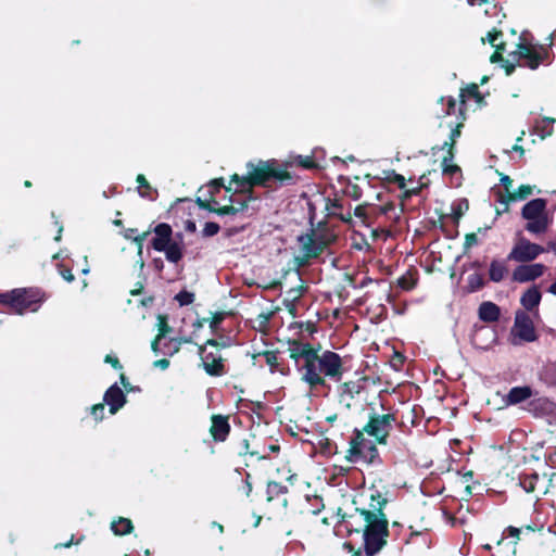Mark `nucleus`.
I'll return each instance as SVG.
<instances>
[{
  "label": "nucleus",
  "instance_id": "obj_1",
  "mask_svg": "<svg viewBox=\"0 0 556 556\" xmlns=\"http://www.w3.org/2000/svg\"><path fill=\"white\" fill-rule=\"evenodd\" d=\"M245 166V175L233 174L230 177V182L238 186L235 192L251 193L255 187L276 190L295 184L294 176L288 170L289 163H280L276 159H270L250 161Z\"/></svg>",
  "mask_w": 556,
  "mask_h": 556
},
{
  "label": "nucleus",
  "instance_id": "obj_2",
  "mask_svg": "<svg viewBox=\"0 0 556 556\" xmlns=\"http://www.w3.org/2000/svg\"><path fill=\"white\" fill-rule=\"evenodd\" d=\"M388 498L376 490L370 494L369 507L366 508L364 522V549L367 556H375L386 545L389 538V520L384 513Z\"/></svg>",
  "mask_w": 556,
  "mask_h": 556
},
{
  "label": "nucleus",
  "instance_id": "obj_3",
  "mask_svg": "<svg viewBox=\"0 0 556 556\" xmlns=\"http://www.w3.org/2000/svg\"><path fill=\"white\" fill-rule=\"evenodd\" d=\"M320 345L316 348L313 356L306 365H300L301 380L305 382L311 390L318 387H328L326 378L333 381H340L345 371L341 356L330 350L321 351Z\"/></svg>",
  "mask_w": 556,
  "mask_h": 556
},
{
  "label": "nucleus",
  "instance_id": "obj_4",
  "mask_svg": "<svg viewBox=\"0 0 556 556\" xmlns=\"http://www.w3.org/2000/svg\"><path fill=\"white\" fill-rule=\"evenodd\" d=\"M48 299L47 293L37 287L16 288L0 293V304L7 306L10 313L23 315L26 312H37Z\"/></svg>",
  "mask_w": 556,
  "mask_h": 556
},
{
  "label": "nucleus",
  "instance_id": "obj_5",
  "mask_svg": "<svg viewBox=\"0 0 556 556\" xmlns=\"http://www.w3.org/2000/svg\"><path fill=\"white\" fill-rule=\"evenodd\" d=\"M366 432L364 427L362 429L355 428L349 442L345 459L349 463L355 464L363 462L370 466H380L382 458L380 457L377 443L371 442L365 438Z\"/></svg>",
  "mask_w": 556,
  "mask_h": 556
},
{
  "label": "nucleus",
  "instance_id": "obj_6",
  "mask_svg": "<svg viewBox=\"0 0 556 556\" xmlns=\"http://www.w3.org/2000/svg\"><path fill=\"white\" fill-rule=\"evenodd\" d=\"M151 231L154 238L151 240V247L157 252H164L168 262L177 264L184 257L182 233H176L173 239L172 226L167 223L157 224Z\"/></svg>",
  "mask_w": 556,
  "mask_h": 556
},
{
  "label": "nucleus",
  "instance_id": "obj_7",
  "mask_svg": "<svg viewBox=\"0 0 556 556\" xmlns=\"http://www.w3.org/2000/svg\"><path fill=\"white\" fill-rule=\"evenodd\" d=\"M509 55L513 56L514 60H517L520 66H525L533 71L539 68L541 65H549L554 58L548 46L527 42L525 33L520 36L517 49L510 52Z\"/></svg>",
  "mask_w": 556,
  "mask_h": 556
},
{
  "label": "nucleus",
  "instance_id": "obj_8",
  "mask_svg": "<svg viewBox=\"0 0 556 556\" xmlns=\"http://www.w3.org/2000/svg\"><path fill=\"white\" fill-rule=\"evenodd\" d=\"M403 426L404 421L399 418L397 410H389L388 413L380 414L372 409L364 426V431L366 434L374 438L377 444L386 445L388 444V439L393 428Z\"/></svg>",
  "mask_w": 556,
  "mask_h": 556
},
{
  "label": "nucleus",
  "instance_id": "obj_9",
  "mask_svg": "<svg viewBox=\"0 0 556 556\" xmlns=\"http://www.w3.org/2000/svg\"><path fill=\"white\" fill-rule=\"evenodd\" d=\"M227 346L225 342L216 339H207L203 344L198 345V354L202 361V367L208 376L220 377L227 372L226 359L220 354V350Z\"/></svg>",
  "mask_w": 556,
  "mask_h": 556
},
{
  "label": "nucleus",
  "instance_id": "obj_10",
  "mask_svg": "<svg viewBox=\"0 0 556 556\" xmlns=\"http://www.w3.org/2000/svg\"><path fill=\"white\" fill-rule=\"evenodd\" d=\"M547 201L542 198H536L526 203L521 210L522 218L528 223L525 229L531 233L541 235L548 228V216L546 213Z\"/></svg>",
  "mask_w": 556,
  "mask_h": 556
},
{
  "label": "nucleus",
  "instance_id": "obj_11",
  "mask_svg": "<svg viewBox=\"0 0 556 556\" xmlns=\"http://www.w3.org/2000/svg\"><path fill=\"white\" fill-rule=\"evenodd\" d=\"M545 253V248L531 242L525 237L519 238L507 255L506 261H515L518 263H530L539 255Z\"/></svg>",
  "mask_w": 556,
  "mask_h": 556
},
{
  "label": "nucleus",
  "instance_id": "obj_12",
  "mask_svg": "<svg viewBox=\"0 0 556 556\" xmlns=\"http://www.w3.org/2000/svg\"><path fill=\"white\" fill-rule=\"evenodd\" d=\"M426 186V184H420L415 188L406 189L405 187L404 189H401L402 192L399 195L401 205L400 213L395 212V205L393 202H389L382 206H372L371 210L372 212L378 211L380 214L386 215L388 218L396 222L400 218V214L404 212L405 201L409 200L414 195H418Z\"/></svg>",
  "mask_w": 556,
  "mask_h": 556
},
{
  "label": "nucleus",
  "instance_id": "obj_13",
  "mask_svg": "<svg viewBox=\"0 0 556 556\" xmlns=\"http://www.w3.org/2000/svg\"><path fill=\"white\" fill-rule=\"evenodd\" d=\"M547 267L542 263H520L516 266L511 274V280L518 283L534 281L542 277Z\"/></svg>",
  "mask_w": 556,
  "mask_h": 556
},
{
  "label": "nucleus",
  "instance_id": "obj_14",
  "mask_svg": "<svg viewBox=\"0 0 556 556\" xmlns=\"http://www.w3.org/2000/svg\"><path fill=\"white\" fill-rule=\"evenodd\" d=\"M366 508L356 507L352 513H342V509H338L339 522L344 526L349 534L356 533L362 534L364 532V522Z\"/></svg>",
  "mask_w": 556,
  "mask_h": 556
},
{
  "label": "nucleus",
  "instance_id": "obj_15",
  "mask_svg": "<svg viewBox=\"0 0 556 556\" xmlns=\"http://www.w3.org/2000/svg\"><path fill=\"white\" fill-rule=\"evenodd\" d=\"M511 333L525 342H533L538 339L532 319L526 313H517Z\"/></svg>",
  "mask_w": 556,
  "mask_h": 556
},
{
  "label": "nucleus",
  "instance_id": "obj_16",
  "mask_svg": "<svg viewBox=\"0 0 556 556\" xmlns=\"http://www.w3.org/2000/svg\"><path fill=\"white\" fill-rule=\"evenodd\" d=\"M235 452L239 457L243 458V464L245 467L250 466V460L256 459H267L268 454L265 453V448L262 451L255 446H253L248 437L240 439L235 444Z\"/></svg>",
  "mask_w": 556,
  "mask_h": 556
},
{
  "label": "nucleus",
  "instance_id": "obj_17",
  "mask_svg": "<svg viewBox=\"0 0 556 556\" xmlns=\"http://www.w3.org/2000/svg\"><path fill=\"white\" fill-rule=\"evenodd\" d=\"M533 192V187L530 185H521L517 190L504 194L503 191L496 192V201L504 205V208H497L496 215H502L509 211V203L515 201L526 200Z\"/></svg>",
  "mask_w": 556,
  "mask_h": 556
},
{
  "label": "nucleus",
  "instance_id": "obj_18",
  "mask_svg": "<svg viewBox=\"0 0 556 556\" xmlns=\"http://www.w3.org/2000/svg\"><path fill=\"white\" fill-rule=\"evenodd\" d=\"M229 416L214 414L211 416L210 434L215 442H225L230 433Z\"/></svg>",
  "mask_w": 556,
  "mask_h": 556
},
{
  "label": "nucleus",
  "instance_id": "obj_19",
  "mask_svg": "<svg viewBox=\"0 0 556 556\" xmlns=\"http://www.w3.org/2000/svg\"><path fill=\"white\" fill-rule=\"evenodd\" d=\"M315 350L316 348L309 342H302L299 340L291 341L288 348L290 358L298 365L300 364V361H302L301 365H306Z\"/></svg>",
  "mask_w": 556,
  "mask_h": 556
},
{
  "label": "nucleus",
  "instance_id": "obj_20",
  "mask_svg": "<svg viewBox=\"0 0 556 556\" xmlns=\"http://www.w3.org/2000/svg\"><path fill=\"white\" fill-rule=\"evenodd\" d=\"M299 241L302 243L303 257L299 260V265H305L311 258L319 257L325 249L314 239V235L306 233L301 236Z\"/></svg>",
  "mask_w": 556,
  "mask_h": 556
},
{
  "label": "nucleus",
  "instance_id": "obj_21",
  "mask_svg": "<svg viewBox=\"0 0 556 556\" xmlns=\"http://www.w3.org/2000/svg\"><path fill=\"white\" fill-rule=\"evenodd\" d=\"M195 203L197 205L200 207V208H203V210H206L211 213H215L219 216H224V215H236L238 214L239 212H242L244 211L245 208H248V201H241L239 202L237 205H224V206H214V205H211L210 204V201H206V200H202L201 197H198L195 199Z\"/></svg>",
  "mask_w": 556,
  "mask_h": 556
},
{
  "label": "nucleus",
  "instance_id": "obj_22",
  "mask_svg": "<svg viewBox=\"0 0 556 556\" xmlns=\"http://www.w3.org/2000/svg\"><path fill=\"white\" fill-rule=\"evenodd\" d=\"M127 402L126 395L123 390L116 384H112L103 395L104 405H109L111 415H115Z\"/></svg>",
  "mask_w": 556,
  "mask_h": 556
},
{
  "label": "nucleus",
  "instance_id": "obj_23",
  "mask_svg": "<svg viewBox=\"0 0 556 556\" xmlns=\"http://www.w3.org/2000/svg\"><path fill=\"white\" fill-rule=\"evenodd\" d=\"M534 394L530 386L513 387L506 395L503 396V402L506 406H515L530 400Z\"/></svg>",
  "mask_w": 556,
  "mask_h": 556
},
{
  "label": "nucleus",
  "instance_id": "obj_24",
  "mask_svg": "<svg viewBox=\"0 0 556 556\" xmlns=\"http://www.w3.org/2000/svg\"><path fill=\"white\" fill-rule=\"evenodd\" d=\"M264 363L268 366L271 374L279 372L282 376H287L290 371L289 367L279 357L278 350H263L262 351Z\"/></svg>",
  "mask_w": 556,
  "mask_h": 556
},
{
  "label": "nucleus",
  "instance_id": "obj_25",
  "mask_svg": "<svg viewBox=\"0 0 556 556\" xmlns=\"http://www.w3.org/2000/svg\"><path fill=\"white\" fill-rule=\"evenodd\" d=\"M344 205L342 200L340 199H328L326 203V210L328 211V216L336 217L340 219L343 223L351 224L352 223V213H351V206L349 205V210L346 213L343 212Z\"/></svg>",
  "mask_w": 556,
  "mask_h": 556
},
{
  "label": "nucleus",
  "instance_id": "obj_26",
  "mask_svg": "<svg viewBox=\"0 0 556 556\" xmlns=\"http://www.w3.org/2000/svg\"><path fill=\"white\" fill-rule=\"evenodd\" d=\"M529 412L536 416L552 414L556 407L555 403L546 396L533 399L529 402Z\"/></svg>",
  "mask_w": 556,
  "mask_h": 556
},
{
  "label": "nucleus",
  "instance_id": "obj_27",
  "mask_svg": "<svg viewBox=\"0 0 556 556\" xmlns=\"http://www.w3.org/2000/svg\"><path fill=\"white\" fill-rule=\"evenodd\" d=\"M479 319L484 323H495L500 319L501 308L493 302H482L478 308Z\"/></svg>",
  "mask_w": 556,
  "mask_h": 556
},
{
  "label": "nucleus",
  "instance_id": "obj_28",
  "mask_svg": "<svg viewBox=\"0 0 556 556\" xmlns=\"http://www.w3.org/2000/svg\"><path fill=\"white\" fill-rule=\"evenodd\" d=\"M541 300V291L536 285H533L522 293L520 303L527 311H533L540 305Z\"/></svg>",
  "mask_w": 556,
  "mask_h": 556
},
{
  "label": "nucleus",
  "instance_id": "obj_29",
  "mask_svg": "<svg viewBox=\"0 0 556 556\" xmlns=\"http://www.w3.org/2000/svg\"><path fill=\"white\" fill-rule=\"evenodd\" d=\"M508 274L505 260H493L489 267V278L493 282H501Z\"/></svg>",
  "mask_w": 556,
  "mask_h": 556
},
{
  "label": "nucleus",
  "instance_id": "obj_30",
  "mask_svg": "<svg viewBox=\"0 0 556 556\" xmlns=\"http://www.w3.org/2000/svg\"><path fill=\"white\" fill-rule=\"evenodd\" d=\"M136 181L138 184V193L141 198L150 201H155L159 197V191L152 188L143 174H138Z\"/></svg>",
  "mask_w": 556,
  "mask_h": 556
},
{
  "label": "nucleus",
  "instance_id": "obj_31",
  "mask_svg": "<svg viewBox=\"0 0 556 556\" xmlns=\"http://www.w3.org/2000/svg\"><path fill=\"white\" fill-rule=\"evenodd\" d=\"M418 282V271L416 268H410L406 271V274L402 275L397 278L396 285L400 289L404 291L413 290Z\"/></svg>",
  "mask_w": 556,
  "mask_h": 556
},
{
  "label": "nucleus",
  "instance_id": "obj_32",
  "mask_svg": "<svg viewBox=\"0 0 556 556\" xmlns=\"http://www.w3.org/2000/svg\"><path fill=\"white\" fill-rule=\"evenodd\" d=\"M222 188H224L227 192L231 191L230 186H225V180L223 177L211 180L207 189L208 198H204L203 200L210 201L211 205L216 206L217 201L215 197L219 193Z\"/></svg>",
  "mask_w": 556,
  "mask_h": 556
},
{
  "label": "nucleus",
  "instance_id": "obj_33",
  "mask_svg": "<svg viewBox=\"0 0 556 556\" xmlns=\"http://www.w3.org/2000/svg\"><path fill=\"white\" fill-rule=\"evenodd\" d=\"M309 235H314V239L325 250L337 240V236L327 228H318L317 230L312 229Z\"/></svg>",
  "mask_w": 556,
  "mask_h": 556
},
{
  "label": "nucleus",
  "instance_id": "obj_34",
  "mask_svg": "<svg viewBox=\"0 0 556 556\" xmlns=\"http://www.w3.org/2000/svg\"><path fill=\"white\" fill-rule=\"evenodd\" d=\"M111 530L115 535H127L134 530L132 521L125 517H118L111 522Z\"/></svg>",
  "mask_w": 556,
  "mask_h": 556
},
{
  "label": "nucleus",
  "instance_id": "obj_35",
  "mask_svg": "<svg viewBox=\"0 0 556 556\" xmlns=\"http://www.w3.org/2000/svg\"><path fill=\"white\" fill-rule=\"evenodd\" d=\"M540 480V476L535 471L522 472L519 476V485L527 492L533 493L536 489V484Z\"/></svg>",
  "mask_w": 556,
  "mask_h": 556
},
{
  "label": "nucleus",
  "instance_id": "obj_36",
  "mask_svg": "<svg viewBox=\"0 0 556 556\" xmlns=\"http://www.w3.org/2000/svg\"><path fill=\"white\" fill-rule=\"evenodd\" d=\"M555 123V118L553 117H544L535 122L534 124V132L541 138L545 139L548 136H552L554 131L553 124Z\"/></svg>",
  "mask_w": 556,
  "mask_h": 556
},
{
  "label": "nucleus",
  "instance_id": "obj_37",
  "mask_svg": "<svg viewBox=\"0 0 556 556\" xmlns=\"http://www.w3.org/2000/svg\"><path fill=\"white\" fill-rule=\"evenodd\" d=\"M459 115L462 116V121L458 122L455 127L452 129L451 134H450V140L448 141H445L442 146L441 149H447V151H454L455 152V144H456V140L457 138L460 136L462 134V127L464 126V121H465V112L462 108H459Z\"/></svg>",
  "mask_w": 556,
  "mask_h": 556
},
{
  "label": "nucleus",
  "instance_id": "obj_38",
  "mask_svg": "<svg viewBox=\"0 0 556 556\" xmlns=\"http://www.w3.org/2000/svg\"><path fill=\"white\" fill-rule=\"evenodd\" d=\"M459 98H460V106L459 108H462L464 111H465L464 106L466 105V99L473 98V99H476L477 102H481L483 99L477 84H470L466 88H463L460 90Z\"/></svg>",
  "mask_w": 556,
  "mask_h": 556
},
{
  "label": "nucleus",
  "instance_id": "obj_39",
  "mask_svg": "<svg viewBox=\"0 0 556 556\" xmlns=\"http://www.w3.org/2000/svg\"><path fill=\"white\" fill-rule=\"evenodd\" d=\"M287 492L288 488L280 482L269 481L267 483L266 495L268 502L277 500L280 495H283Z\"/></svg>",
  "mask_w": 556,
  "mask_h": 556
},
{
  "label": "nucleus",
  "instance_id": "obj_40",
  "mask_svg": "<svg viewBox=\"0 0 556 556\" xmlns=\"http://www.w3.org/2000/svg\"><path fill=\"white\" fill-rule=\"evenodd\" d=\"M503 36V31L498 30L496 28H493L486 34V40L494 48V51H498V53L506 52V42L500 41L497 42L498 38Z\"/></svg>",
  "mask_w": 556,
  "mask_h": 556
},
{
  "label": "nucleus",
  "instance_id": "obj_41",
  "mask_svg": "<svg viewBox=\"0 0 556 556\" xmlns=\"http://www.w3.org/2000/svg\"><path fill=\"white\" fill-rule=\"evenodd\" d=\"M454 156H455L454 151H446V154L443 156L442 172L444 175L453 176L456 173L462 172V169L458 165L451 163L453 161Z\"/></svg>",
  "mask_w": 556,
  "mask_h": 556
},
{
  "label": "nucleus",
  "instance_id": "obj_42",
  "mask_svg": "<svg viewBox=\"0 0 556 556\" xmlns=\"http://www.w3.org/2000/svg\"><path fill=\"white\" fill-rule=\"evenodd\" d=\"M383 174V180L386 182L396 184L400 189H404L406 187L405 177L401 174H397L394 169L386 170Z\"/></svg>",
  "mask_w": 556,
  "mask_h": 556
},
{
  "label": "nucleus",
  "instance_id": "obj_43",
  "mask_svg": "<svg viewBox=\"0 0 556 556\" xmlns=\"http://www.w3.org/2000/svg\"><path fill=\"white\" fill-rule=\"evenodd\" d=\"M357 384L354 382V381H348V382H343L341 386H340V401H344V399L348 396L349 399H352L353 397V394L356 392L358 393V390H357Z\"/></svg>",
  "mask_w": 556,
  "mask_h": 556
},
{
  "label": "nucleus",
  "instance_id": "obj_44",
  "mask_svg": "<svg viewBox=\"0 0 556 556\" xmlns=\"http://www.w3.org/2000/svg\"><path fill=\"white\" fill-rule=\"evenodd\" d=\"M467 282H468V288L471 292L481 290L485 286L483 276L481 274H477V273L469 275Z\"/></svg>",
  "mask_w": 556,
  "mask_h": 556
},
{
  "label": "nucleus",
  "instance_id": "obj_45",
  "mask_svg": "<svg viewBox=\"0 0 556 556\" xmlns=\"http://www.w3.org/2000/svg\"><path fill=\"white\" fill-rule=\"evenodd\" d=\"M157 328H159V338H164L172 331V327L168 325V319L166 315L157 316Z\"/></svg>",
  "mask_w": 556,
  "mask_h": 556
},
{
  "label": "nucleus",
  "instance_id": "obj_46",
  "mask_svg": "<svg viewBox=\"0 0 556 556\" xmlns=\"http://www.w3.org/2000/svg\"><path fill=\"white\" fill-rule=\"evenodd\" d=\"M175 300L179 303L180 306H187L193 303L194 293L187 290H181L176 294Z\"/></svg>",
  "mask_w": 556,
  "mask_h": 556
},
{
  "label": "nucleus",
  "instance_id": "obj_47",
  "mask_svg": "<svg viewBox=\"0 0 556 556\" xmlns=\"http://www.w3.org/2000/svg\"><path fill=\"white\" fill-rule=\"evenodd\" d=\"M169 343L173 344V350L170 352V355H174L175 353L179 352V350L184 343H192V338L191 337L172 338L169 340Z\"/></svg>",
  "mask_w": 556,
  "mask_h": 556
},
{
  "label": "nucleus",
  "instance_id": "obj_48",
  "mask_svg": "<svg viewBox=\"0 0 556 556\" xmlns=\"http://www.w3.org/2000/svg\"><path fill=\"white\" fill-rule=\"evenodd\" d=\"M345 193L353 200H359L363 195V190L357 184L349 182L345 188Z\"/></svg>",
  "mask_w": 556,
  "mask_h": 556
},
{
  "label": "nucleus",
  "instance_id": "obj_49",
  "mask_svg": "<svg viewBox=\"0 0 556 556\" xmlns=\"http://www.w3.org/2000/svg\"><path fill=\"white\" fill-rule=\"evenodd\" d=\"M220 230V227L217 223L215 222H207L205 223L204 227H203V230H202V235L203 237H213L215 235H217Z\"/></svg>",
  "mask_w": 556,
  "mask_h": 556
},
{
  "label": "nucleus",
  "instance_id": "obj_50",
  "mask_svg": "<svg viewBox=\"0 0 556 556\" xmlns=\"http://www.w3.org/2000/svg\"><path fill=\"white\" fill-rule=\"evenodd\" d=\"M104 403H98L90 407V415L94 418V420L101 421L104 418Z\"/></svg>",
  "mask_w": 556,
  "mask_h": 556
},
{
  "label": "nucleus",
  "instance_id": "obj_51",
  "mask_svg": "<svg viewBox=\"0 0 556 556\" xmlns=\"http://www.w3.org/2000/svg\"><path fill=\"white\" fill-rule=\"evenodd\" d=\"M296 164L305 169H313L317 167L315 160L312 156H298Z\"/></svg>",
  "mask_w": 556,
  "mask_h": 556
},
{
  "label": "nucleus",
  "instance_id": "obj_52",
  "mask_svg": "<svg viewBox=\"0 0 556 556\" xmlns=\"http://www.w3.org/2000/svg\"><path fill=\"white\" fill-rule=\"evenodd\" d=\"M225 317H226V313L225 312H215V313H213L211 319L208 320L210 321V328H211V330L213 332L223 323Z\"/></svg>",
  "mask_w": 556,
  "mask_h": 556
},
{
  "label": "nucleus",
  "instance_id": "obj_53",
  "mask_svg": "<svg viewBox=\"0 0 556 556\" xmlns=\"http://www.w3.org/2000/svg\"><path fill=\"white\" fill-rule=\"evenodd\" d=\"M58 271L62 276V278L67 282H73L75 280L74 275L72 274V269L64 264H58Z\"/></svg>",
  "mask_w": 556,
  "mask_h": 556
},
{
  "label": "nucleus",
  "instance_id": "obj_54",
  "mask_svg": "<svg viewBox=\"0 0 556 556\" xmlns=\"http://www.w3.org/2000/svg\"><path fill=\"white\" fill-rule=\"evenodd\" d=\"M151 233V229L142 232V233H139V235H136L134 236L132 238V241L137 244L138 247V254L141 256L142 255V248H143V242L144 240L147 239V237Z\"/></svg>",
  "mask_w": 556,
  "mask_h": 556
},
{
  "label": "nucleus",
  "instance_id": "obj_55",
  "mask_svg": "<svg viewBox=\"0 0 556 556\" xmlns=\"http://www.w3.org/2000/svg\"><path fill=\"white\" fill-rule=\"evenodd\" d=\"M444 100L446 101V110L444 112V115H453V114H455L456 100L453 97H447V98L441 97L440 98L441 102H443Z\"/></svg>",
  "mask_w": 556,
  "mask_h": 556
},
{
  "label": "nucleus",
  "instance_id": "obj_56",
  "mask_svg": "<svg viewBox=\"0 0 556 556\" xmlns=\"http://www.w3.org/2000/svg\"><path fill=\"white\" fill-rule=\"evenodd\" d=\"M478 244V237L476 232H469L465 235L464 251L466 252L471 247Z\"/></svg>",
  "mask_w": 556,
  "mask_h": 556
},
{
  "label": "nucleus",
  "instance_id": "obj_57",
  "mask_svg": "<svg viewBox=\"0 0 556 556\" xmlns=\"http://www.w3.org/2000/svg\"><path fill=\"white\" fill-rule=\"evenodd\" d=\"M104 362L110 364L114 369L121 370L123 369V365L121 364L119 359L116 356H113L111 354H108L104 357Z\"/></svg>",
  "mask_w": 556,
  "mask_h": 556
},
{
  "label": "nucleus",
  "instance_id": "obj_58",
  "mask_svg": "<svg viewBox=\"0 0 556 556\" xmlns=\"http://www.w3.org/2000/svg\"><path fill=\"white\" fill-rule=\"evenodd\" d=\"M501 184H502V186H503V188H504V192H503L504 194H508V192H513V191L510 190V188H511V186H513V179H511L509 176H507V175H502V177H501Z\"/></svg>",
  "mask_w": 556,
  "mask_h": 556
},
{
  "label": "nucleus",
  "instance_id": "obj_59",
  "mask_svg": "<svg viewBox=\"0 0 556 556\" xmlns=\"http://www.w3.org/2000/svg\"><path fill=\"white\" fill-rule=\"evenodd\" d=\"M252 365L254 367L263 368V364L261 363V358H263L262 351H253L251 354Z\"/></svg>",
  "mask_w": 556,
  "mask_h": 556
},
{
  "label": "nucleus",
  "instance_id": "obj_60",
  "mask_svg": "<svg viewBox=\"0 0 556 556\" xmlns=\"http://www.w3.org/2000/svg\"><path fill=\"white\" fill-rule=\"evenodd\" d=\"M367 206H368L367 204L357 205L354 208V216L365 220L367 218V213H366Z\"/></svg>",
  "mask_w": 556,
  "mask_h": 556
},
{
  "label": "nucleus",
  "instance_id": "obj_61",
  "mask_svg": "<svg viewBox=\"0 0 556 556\" xmlns=\"http://www.w3.org/2000/svg\"><path fill=\"white\" fill-rule=\"evenodd\" d=\"M502 67L505 70V74L507 76H510L516 70V65L510 63L508 60H504V62H502Z\"/></svg>",
  "mask_w": 556,
  "mask_h": 556
},
{
  "label": "nucleus",
  "instance_id": "obj_62",
  "mask_svg": "<svg viewBox=\"0 0 556 556\" xmlns=\"http://www.w3.org/2000/svg\"><path fill=\"white\" fill-rule=\"evenodd\" d=\"M153 366L165 370L169 367V361L167 358H161L155 361Z\"/></svg>",
  "mask_w": 556,
  "mask_h": 556
},
{
  "label": "nucleus",
  "instance_id": "obj_63",
  "mask_svg": "<svg viewBox=\"0 0 556 556\" xmlns=\"http://www.w3.org/2000/svg\"><path fill=\"white\" fill-rule=\"evenodd\" d=\"M505 532H507V534L509 536H513V538H516V540H519L520 529H518L516 527H513V526H509V527L506 528Z\"/></svg>",
  "mask_w": 556,
  "mask_h": 556
},
{
  "label": "nucleus",
  "instance_id": "obj_64",
  "mask_svg": "<svg viewBox=\"0 0 556 556\" xmlns=\"http://www.w3.org/2000/svg\"><path fill=\"white\" fill-rule=\"evenodd\" d=\"M504 56L502 53H498V51H494L491 56H490V62L491 63H502L504 62Z\"/></svg>",
  "mask_w": 556,
  "mask_h": 556
}]
</instances>
